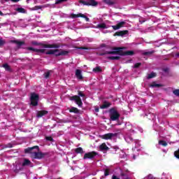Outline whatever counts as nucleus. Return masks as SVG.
I'll list each match as a JSON object with an SVG mask.
<instances>
[{"label":"nucleus","mask_w":179,"mask_h":179,"mask_svg":"<svg viewBox=\"0 0 179 179\" xmlns=\"http://www.w3.org/2000/svg\"><path fill=\"white\" fill-rule=\"evenodd\" d=\"M79 2L86 6H97V5H99V2L95 0H80Z\"/></svg>","instance_id":"nucleus-7"},{"label":"nucleus","mask_w":179,"mask_h":179,"mask_svg":"<svg viewBox=\"0 0 179 179\" xmlns=\"http://www.w3.org/2000/svg\"><path fill=\"white\" fill-rule=\"evenodd\" d=\"M46 141H49L50 142H54V138L52 136H46L45 137Z\"/></svg>","instance_id":"nucleus-41"},{"label":"nucleus","mask_w":179,"mask_h":179,"mask_svg":"<svg viewBox=\"0 0 179 179\" xmlns=\"http://www.w3.org/2000/svg\"><path fill=\"white\" fill-rule=\"evenodd\" d=\"M111 106V103L107 102V101H103V103L100 106V108L104 110L106 108H108Z\"/></svg>","instance_id":"nucleus-18"},{"label":"nucleus","mask_w":179,"mask_h":179,"mask_svg":"<svg viewBox=\"0 0 179 179\" xmlns=\"http://www.w3.org/2000/svg\"><path fill=\"white\" fill-rule=\"evenodd\" d=\"M96 29H107V24L103 22L96 25Z\"/></svg>","instance_id":"nucleus-24"},{"label":"nucleus","mask_w":179,"mask_h":179,"mask_svg":"<svg viewBox=\"0 0 179 179\" xmlns=\"http://www.w3.org/2000/svg\"><path fill=\"white\" fill-rule=\"evenodd\" d=\"M97 155H99V152H97L96 151H92V152L85 153L84 155L83 159H84V160H86L87 159H93Z\"/></svg>","instance_id":"nucleus-8"},{"label":"nucleus","mask_w":179,"mask_h":179,"mask_svg":"<svg viewBox=\"0 0 179 179\" xmlns=\"http://www.w3.org/2000/svg\"><path fill=\"white\" fill-rule=\"evenodd\" d=\"M126 24L125 22L122 21L117 24V25H113L112 27L113 30H119L121 27H124V25Z\"/></svg>","instance_id":"nucleus-11"},{"label":"nucleus","mask_w":179,"mask_h":179,"mask_svg":"<svg viewBox=\"0 0 179 179\" xmlns=\"http://www.w3.org/2000/svg\"><path fill=\"white\" fill-rule=\"evenodd\" d=\"M34 149H36V150H40V148L38 145H35L34 147H30L24 149V153L29 154L31 156H32L33 153L36 151H33Z\"/></svg>","instance_id":"nucleus-9"},{"label":"nucleus","mask_w":179,"mask_h":179,"mask_svg":"<svg viewBox=\"0 0 179 179\" xmlns=\"http://www.w3.org/2000/svg\"><path fill=\"white\" fill-rule=\"evenodd\" d=\"M59 49L50 50L45 52L46 55H54L55 52H59Z\"/></svg>","instance_id":"nucleus-19"},{"label":"nucleus","mask_w":179,"mask_h":179,"mask_svg":"<svg viewBox=\"0 0 179 179\" xmlns=\"http://www.w3.org/2000/svg\"><path fill=\"white\" fill-rule=\"evenodd\" d=\"M99 149L101 152H107L110 150V148H108V146H107V145L103 143L101 145H99Z\"/></svg>","instance_id":"nucleus-15"},{"label":"nucleus","mask_w":179,"mask_h":179,"mask_svg":"<svg viewBox=\"0 0 179 179\" xmlns=\"http://www.w3.org/2000/svg\"><path fill=\"white\" fill-rule=\"evenodd\" d=\"M78 96L79 97H85L86 95L82 91H78Z\"/></svg>","instance_id":"nucleus-43"},{"label":"nucleus","mask_w":179,"mask_h":179,"mask_svg":"<svg viewBox=\"0 0 179 179\" xmlns=\"http://www.w3.org/2000/svg\"><path fill=\"white\" fill-rule=\"evenodd\" d=\"M43 8H45L44 6H35L34 7L31 8V10H39V9H43Z\"/></svg>","instance_id":"nucleus-26"},{"label":"nucleus","mask_w":179,"mask_h":179,"mask_svg":"<svg viewBox=\"0 0 179 179\" xmlns=\"http://www.w3.org/2000/svg\"><path fill=\"white\" fill-rule=\"evenodd\" d=\"M81 17H83V19H85L86 22L90 21V19L87 17V16L85 15L84 14H82Z\"/></svg>","instance_id":"nucleus-42"},{"label":"nucleus","mask_w":179,"mask_h":179,"mask_svg":"<svg viewBox=\"0 0 179 179\" xmlns=\"http://www.w3.org/2000/svg\"><path fill=\"white\" fill-rule=\"evenodd\" d=\"M153 78H156V73L152 72V73L148 74L147 79H153Z\"/></svg>","instance_id":"nucleus-32"},{"label":"nucleus","mask_w":179,"mask_h":179,"mask_svg":"<svg viewBox=\"0 0 179 179\" xmlns=\"http://www.w3.org/2000/svg\"><path fill=\"white\" fill-rule=\"evenodd\" d=\"M76 50H89V48L81 46V47H76Z\"/></svg>","instance_id":"nucleus-40"},{"label":"nucleus","mask_w":179,"mask_h":179,"mask_svg":"<svg viewBox=\"0 0 179 179\" xmlns=\"http://www.w3.org/2000/svg\"><path fill=\"white\" fill-rule=\"evenodd\" d=\"M68 54H69V51L60 50V52L55 53V57H61V56L64 57L65 55H68Z\"/></svg>","instance_id":"nucleus-13"},{"label":"nucleus","mask_w":179,"mask_h":179,"mask_svg":"<svg viewBox=\"0 0 179 179\" xmlns=\"http://www.w3.org/2000/svg\"><path fill=\"white\" fill-rule=\"evenodd\" d=\"M148 179H155L152 175L148 176Z\"/></svg>","instance_id":"nucleus-51"},{"label":"nucleus","mask_w":179,"mask_h":179,"mask_svg":"<svg viewBox=\"0 0 179 179\" xmlns=\"http://www.w3.org/2000/svg\"><path fill=\"white\" fill-rule=\"evenodd\" d=\"M50 73H50V71H48V72L45 73L43 74L45 79H48V78H50Z\"/></svg>","instance_id":"nucleus-39"},{"label":"nucleus","mask_w":179,"mask_h":179,"mask_svg":"<svg viewBox=\"0 0 179 179\" xmlns=\"http://www.w3.org/2000/svg\"><path fill=\"white\" fill-rule=\"evenodd\" d=\"M3 68H4V69L8 71V72H10L12 71V69H10V66H9V64L6 63L3 64Z\"/></svg>","instance_id":"nucleus-28"},{"label":"nucleus","mask_w":179,"mask_h":179,"mask_svg":"<svg viewBox=\"0 0 179 179\" xmlns=\"http://www.w3.org/2000/svg\"><path fill=\"white\" fill-rule=\"evenodd\" d=\"M6 44V42L2 38H0V47H3Z\"/></svg>","instance_id":"nucleus-35"},{"label":"nucleus","mask_w":179,"mask_h":179,"mask_svg":"<svg viewBox=\"0 0 179 179\" xmlns=\"http://www.w3.org/2000/svg\"><path fill=\"white\" fill-rule=\"evenodd\" d=\"M75 152L76 153H78V154L80 153L82 155L83 153V148L80 147L77 148H76Z\"/></svg>","instance_id":"nucleus-31"},{"label":"nucleus","mask_w":179,"mask_h":179,"mask_svg":"<svg viewBox=\"0 0 179 179\" xmlns=\"http://www.w3.org/2000/svg\"><path fill=\"white\" fill-rule=\"evenodd\" d=\"M45 156H47V153L45 152L35 151L32 153L31 157H32V159H38V160H41V159H44Z\"/></svg>","instance_id":"nucleus-6"},{"label":"nucleus","mask_w":179,"mask_h":179,"mask_svg":"<svg viewBox=\"0 0 179 179\" xmlns=\"http://www.w3.org/2000/svg\"><path fill=\"white\" fill-rule=\"evenodd\" d=\"M30 164H31L30 159H24L22 166V167H26V166H30Z\"/></svg>","instance_id":"nucleus-20"},{"label":"nucleus","mask_w":179,"mask_h":179,"mask_svg":"<svg viewBox=\"0 0 179 179\" xmlns=\"http://www.w3.org/2000/svg\"><path fill=\"white\" fill-rule=\"evenodd\" d=\"M173 94H175V96H179V90H173Z\"/></svg>","instance_id":"nucleus-47"},{"label":"nucleus","mask_w":179,"mask_h":179,"mask_svg":"<svg viewBox=\"0 0 179 179\" xmlns=\"http://www.w3.org/2000/svg\"><path fill=\"white\" fill-rule=\"evenodd\" d=\"M6 148H13V145L11 143H8Z\"/></svg>","instance_id":"nucleus-48"},{"label":"nucleus","mask_w":179,"mask_h":179,"mask_svg":"<svg viewBox=\"0 0 179 179\" xmlns=\"http://www.w3.org/2000/svg\"><path fill=\"white\" fill-rule=\"evenodd\" d=\"M163 71L165 72V73L169 72V68L163 69Z\"/></svg>","instance_id":"nucleus-49"},{"label":"nucleus","mask_w":179,"mask_h":179,"mask_svg":"<svg viewBox=\"0 0 179 179\" xmlns=\"http://www.w3.org/2000/svg\"><path fill=\"white\" fill-rule=\"evenodd\" d=\"M104 171V176L107 177L110 174V169H103Z\"/></svg>","instance_id":"nucleus-34"},{"label":"nucleus","mask_w":179,"mask_h":179,"mask_svg":"<svg viewBox=\"0 0 179 179\" xmlns=\"http://www.w3.org/2000/svg\"><path fill=\"white\" fill-rule=\"evenodd\" d=\"M120 149V148H118V146H114L113 148V150H110V152H117V150H118Z\"/></svg>","instance_id":"nucleus-46"},{"label":"nucleus","mask_w":179,"mask_h":179,"mask_svg":"<svg viewBox=\"0 0 179 179\" xmlns=\"http://www.w3.org/2000/svg\"><path fill=\"white\" fill-rule=\"evenodd\" d=\"M133 159L135 160V159H136V157L135 155H134Z\"/></svg>","instance_id":"nucleus-57"},{"label":"nucleus","mask_w":179,"mask_h":179,"mask_svg":"<svg viewBox=\"0 0 179 179\" xmlns=\"http://www.w3.org/2000/svg\"><path fill=\"white\" fill-rule=\"evenodd\" d=\"M68 0H57L55 1V5H59V3H62V2H66Z\"/></svg>","instance_id":"nucleus-38"},{"label":"nucleus","mask_w":179,"mask_h":179,"mask_svg":"<svg viewBox=\"0 0 179 179\" xmlns=\"http://www.w3.org/2000/svg\"><path fill=\"white\" fill-rule=\"evenodd\" d=\"M92 71L95 73H99L100 72H103V69H101V67L100 66H96L95 68L93 69Z\"/></svg>","instance_id":"nucleus-21"},{"label":"nucleus","mask_w":179,"mask_h":179,"mask_svg":"<svg viewBox=\"0 0 179 179\" xmlns=\"http://www.w3.org/2000/svg\"><path fill=\"white\" fill-rule=\"evenodd\" d=\"M101 47H106V44L103 43V44L101 45Z\"/></svg>","instance_id":"nucleus-56"},{"label":"nucleus","mask_w":179,"mask_h":179,"mask_svg":"<svg viewBox=\"0 0 179 179\" xmlns=\"http://www.w3.org/2000/svg\"><path fill=\"white\" fill-rule=\"evenodd\" d=\"M120 176H121L122 177H124V176H125V173H123V172H122V173H120Z\"/></svg>","instance_id":"nucleus-53"},{"label":"nucleus","mask_w":179,"mask_h":179,"mask_svg":"<svg viewBox=\"0 0 179 179\" xmlns=\"http://www.w3.org/2000/svg\"><path fill=\"white\" fill-rule=\"evenodd\" d=\"M18 13H26V10L23 8H17L15 9Z\"/></svg>","instance_id":"nucleus-30"},{"label":"nucleus","mask_w":179,"mask_h":179,"mask_svg":"<svg viewBox=\"0 0 179 179\" xmlns=\"http://www.w3.org/2000/svg\"><path fill=\"white\" fill-rule=\"evenodd\" d=\"M82 13H78V14H71V17L73 19H75L76 17H82Z\"/></svg>","instance_id":"nucleus-33"},{"label":"nucleus","mask_w":179,"mask_h":179,"mask_svg":"<svg viewBox=\"0 0 179 179\" xmlns=\"http://www.w3.org/2000/svg\"><path fill=\"white\" fill-rule=\"evenodd\" d=\"M48 114V111L47 110H39L37 113L38 118H41V117H44V115H47Z\"/></svg>","instance_id":"nucleus-17"},{"label":"nucleus","mask_w":179,"mask_h":179,"mask_svg":"<svg viewBox=\"0 0 179 179\" xmlns=\"http://www.w3.org/2000/svg\"><path fill=\"white\" fill-rule=\"evenodd\" d=\"M19 1L20 0H11L12 2H15V3L19 2Z\"/></svg>","instance_id":"nucleus-52"},{"label":"nucleus","mask_w":179,"mask_h":179,"mask_svg":"<svg viewBox=\"0 0 179 179\" xmlns=\"http://www.w3.org/2000/svg\"><path fill=\"white\" fill-rule=\"evenodd\" d=\"M69 113H74V114H79V109H78V108H76V107H71L69 109Z\"/></svg>","instance_id":"nucleus-23"},{"label":"nucleus","mask_w":179,"mask_h":179,"mask_svg":"<svg viewBox=\"0 0 179 179\" xmlns=\"http://www.w3.org/2000/svg\"><path fill=\"white\" fill-rule=\"evenodd\" d=\"M109 115L110 121H118V120H120V113H118V111L115 110V108H111L109 110Z\"/></svg>","instance_id":"nucleus-3"},{"label":"nucleus","mask_w":179,"mask_h":179,"mask_svg":"<svg viewBox=\"0 0 179 179\" xmlns=\"http://www.w3.org/2000/svg\"><path fill=\"white\" fill-rule=\"evenodd\" d=\"M76 78H77L78 80H83V76H82V70L80 69L76 70Z\"/></svg>","instance_id":"nucleus-12"},{"label":"nucleus","mask_w":179,"mask_h":179,"mask_svg":"<svg viewBox=\"0 0 179 179\" xmlns=\"http://www.w3.org/2000/svg\"><path fill=\"white\" fill-rule=\"evenodd\" d=\"M38 100H40V96L36 93H31L30 96L31 106L33 107H36L38 106Z\"/></svg>","instance_id":"nucleus-4"},{"label":"nucleus","mask_w":179,"mask_h":179,"mask_svg":"<svg viewBox=\"0 0 179 179\" xmlns=\"http://www.w3.org/2000/svg\"><path fill=\"white\" fill-rule=\"evenodd\" d=\"M108 59H111L112 61H114V60L118 61V59H121V57H120V56H109V57H108Z\"/></svg>","instance_id":"nucleus-25"},{"label":"nucleus","mask_w":179,"mask_h":179,"mask_svg":"<svg viewBox=\"0 0 179 179\" xmlns=\"http://www.w3.org/2000/svg\"><path fill=\"white\" fill-rule=\"evenodd\" d=\"M164 61H169V59H164Z\"/></svg>","instance_id":"nucleus-58"},{"label":"nucleus","mask_w":179,"mask_h":179,"mask_svg":"<svg viewBox=\"0 0 179 179\" xmlns=\"http://www.w3.org/2000/svg\"><path fill=\"white\" fill-rule=\"evenodd\" d=\"M32 45H40L43 48H59L61 47L60 43H53V44H45L42 43H38L36 41H32L31 42Z\"/></svg>","instance_id":"nucleus-2"},{"label":"nucleus","mask_w":179,"mask_h":179,"mask_svg":"<svg viewBox=\"0 0 179 179\" xmlns=\"http://www.w3.org/2000/svg\"><path fill=\"white\" fill-rule=\"evenodd\" d=\"M104 3H106V5H109V6H111L113 5H115V1L113 0H103Z\"/></svg>","instance_id":"nucleus-22"},{"label":"nucleus","mask_w":179,"mask_h":179,"mask_svg":"<svg viewBox=\"0 0 179 179\" xmlns=\"http://www.w3.org/2000/svg\"><path fill=\"white\" fill-rule=\"evenodd\" d=\"M128 33H129L128 30L119 31L115 32L114 36H118L122 37V36H126V34H128Z\"/></svg>","instance_id":"nucleus-16"},{"label":"nucleus","mask_w":179,"mask_h":179,"mask_svg":"<svg viewBox=\"0 0 179 179\" xmlns=\"http://www.w3.org/2000/svg\"><path fill=\"white\" fill-rule=\"evenodd\" d=\"M141 65H142V63H136L134 64V68L136 69L139 68V66H141Z\"/></svg>","instance_id":"nucleus-44"},{"label":"nucleus","mask_w":179,"mask_h":179,"mask_svg":"<svg viewBox=\"0 0 179 179\" xmlns=\"http://www.w3.org/2000/svg\"><path fill=\"white\" fill-rule=\"evenodd\" d=\"M113 51H106L104 52H100L99 55L100 57H103L104 55H120L121 57L125 56H132L135 55V52L134 50H128L124 52L123 50H125V48L122 47H115L113 48Z\"/></svg>","instance_id":"nucleus-1"},{"label":"nucleus","mask_w":179,"mask_h":179,"mask_svg":"<svg viewBox=\"0 0 179 179\" xmlns=\"http://www.w3.org/2000/svg\"><path fill=\"white\" fill-rule=\"evenodd\" d=\"M159 144L162 145V146H167V142L164 141H159Z\"/></svg>","instance_id":"nucleus-37"},{"label":"nucleus","mask_w":179,"mask_h":179,"mask_svg":"<svg viewBox=\"0 0 179 179\" xmlns=\"http://www.w3.org/2000/svg\"><path fill=\"white\" fill-rule=\"evenodd\" d=\"M99 111H100V109L99 108V107L95 108V112L99 113Z\"/></svg>","instance_id":"nucleus-50"},{"label":"nucleus","mask_w":179,"mask_h":179,"mask_svg":"<svg viewBox=\"0 0 179 179\" xmlns=\"http://www.w3.org/2000/svg\"><path fill=\"white\" fill-rule=\"evenodd\" d=\"M10 43H13V44H17V48H20V47H22V45H24V44H25L24 41H20L17 40L10 41Z\"/></svg>","instance_id":"nucleus-14"},{"label":"nucleus","mask_w":179,"mask_h":179,"mask_svg":"<svg viewBox=\"0 0 179 179\" xmlns=\"http://www.w3.org/2000/svg\"><path fill=\"white\" fill-rule=\"evenodd\" d=\"M176 57H179V52H177V53L176 54Z\"/></svg>","instance_id":"nucleus-55"},{"label":"nucleus","mask_w":179,"mask_h":179,"mask_svg":"<svg viewBox=\"0 0 179 179\" xmlns=\"http://www.w3.org/2000/svg\"><path fill=\"white\" fill-rule=\"evenodd\" d=\"M114 136H117V133H108L101 136L102 139H106L108 141L109 139H113Z\"/></svg>","instance_id":"nucleus-10"},{"label":"nucleus","mask_w":179,"mask_h":179,"mask_svg":"<svg viewBox=\"0 0 179 179\" xmlns=\"http://www.w3.org/2000/svg\"><path fill=\"white\" fill-rule=\"evenodd\" d=\"M0 15L3 16V13H2V11H0Z\"/></svg>","instance_id":"nucleus-54"},{"label":"nucleus","mask_w":179,"mask_h":179,"mask_svg":"<svg viewBox=\"0 0 179 179\" xmlns=\"http://www.w3.org/2000/svg\"><path fill=\"white\" fill-rule=\"evenodd\" d=\"M69 99L71 101H75L78 104V107H82L83 106V102H82V99L78 95H74L73 96H69Z\"/></svg>","instance_id":"nucleus-5"},{"label":"nucleus","mask_w":179,"mask_h":179,"mask_svg":"<svg viewBox=\"0 0 179 179\" xmlns=\"http://www.w3.org/2000/svg\"><path fill=\"white\" fill-rule=\"evenodd\" d=\"M36 52H41L42 54H44V52H45V49H37Z\"/></svg>","instance_id":"nucleus-45"},{"label":"nucleus","mask_w":179,"mask_h":179,"mask_svg":"<svg viewBox=\"0 0 179 179\" xmlns=\"http://www.w3.org/2000/svg\"><path fill=\"white\" fill-rule=\"evenodd\" d=\"M27 50L28 51H33L34 52H37V49L31 48V47L27 48Z\"/></svg>","instance_id":"nucleus-36"},{"label":"nucleus","mask_w":179,"mask_h":179,"mask_svg":"<svg viewBox=\"0 0 179 179\" xmlns=\"http://www.w3.org/2000/svg\"><path fill=\"white\" fill-rule=\"evenodd\" d=\"M162 84H157L156 82H152L150 85V87H162Z\"/></svg>","instance_id":"nucleus-27"},{"label":"nucleus","mask_w":179,"mask_h":179,"mask_svg":"<svg viewBox=\"0 0 179 179\" xmlns=\"http://www.w3.org/2000/svg\"><path fill=\"white\" fill-rule=\"evenodd\" d=\"M153 54H155V50H152V51H150V52H142V55H143V56L152 55Z\"/></svg>","instance_id":"nucleus-29"}]
</instances>
